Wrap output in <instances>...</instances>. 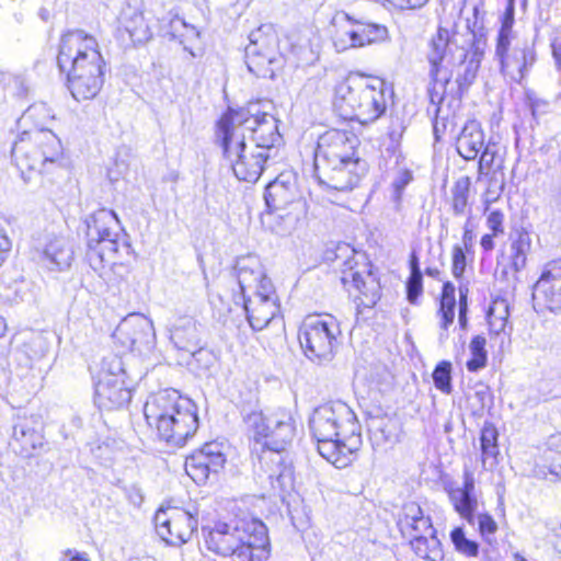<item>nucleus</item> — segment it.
Masks as SVG:
<instances>
[{
  "instance_id": "1",
  "label": "nucleus",
  "mask_w": 561,
  "mask_h": 561,
  "mask_svg": "<svg viewBox=\"0 0 561 561\" xmlns=\"http://www.w3.org/2000/svg\"><path fill=\"white\" fill-rule=\"evenodd\" d=\"M360 141L347 130L330 129L319 136L314 150V176L328 190L350 192L368 172L358 156Z\"/></svg>"
},
{
  "instance_id": "2",
  "label": "nucleus",
  "mask_w": 561,
  "mask_h": 561,
  "mask_svg": "<svg viewBox=\"0 0 561 561\" xmlns=\"http://www.w3.org/2000/svg\"><path fill=\"white\" fill-rule=\"evenodd\" d=\"M57 65L67 75L68 89L77 101L92 100L101 91L106 64L96 38L85 31L71 30L61 36Z\"/></svg>"
},
{
  "instance_id": "3",
  "label": "nucleus",
  "mask_w": 561,
  "mask_h": 561,
  "mask_svg": "<svg viewBox=\"0 0 561 561\" xmlns=\"http://www.w3.org/2000/svg\"><path fill=\"white\" fill-rule=\"evenodd\" d=\"M309 427L319 454L337 468L347 466L362 445L360 425L354 411L342 401L316 408Z\"/></svg>"
},
{
  "instance_id": "4",
  "label": "nucleus",
  "mask_w": 561,
  "mask_h": 561,
  "mask_svg": "<svg viewBox=\"0 0 561 561\" xmlns=\"http://www.w3.org/2000/svg\"><path fill=\"white\" fill-rule=\"evenodd\" d=\"M244 422L253 432L257 443L261 439L264 440L263 445L268 453L260 458V463L265 468L266 478L272 489L279 496H284L294 486L293 470L289 466L284 465L280 455L291 444L295 436L291 415L284 410L267 415L253 411L244 416Z\"/></svg>"
},
{
  "instance_id": "5",
  "label": "nucleus",
  "mask_w": 561,
  "mask_h": 561,
  "mask_svg": "<svg viewBox=\"0 0 561 561\" xmlns=\"http://www.w3.org/2000/svg\"><path fill=\"white\" fill-rule=\"evenodd\" d=\"M460 24H456L454 37H450L449 31L438 27L436 34L430 41V50L427 59L431 65L430 77L431 87L428 88L430 101L433 104L442 103L450 96L451 100L460 101L465 92L473 83L476 78L468 82H462L465 62L470 61V51L465 45L457 43Z\"/></svg>"
},
{
  "instance_id": "6",
  "label": "nucleus",
  "mask_w": 561,
  "mask_h": 561,
  "mask_svg": "<svg viewBox=\"0 0 561 561\" xmlns=\"http://www.w3.org/2000/svg\"><path fill=\"white\" fill-rule=\"evenodd\" d=\"M85 259L100 277L110 279V273L123 267L117 261L122 251L129 253L130 244L121 240V222L115 211L101 208L85 219Z\"/></svg>"
},
{
  "instance_id": "7",
  "label": "nucleus",
  "mask_w": 561,
  "mask_h": 561,
  "mask_svg": "<svg viewBox=\"0 0 561 561\" xmlns=\"http://www.w3.org/2000/svg\"><path fill=\"white\" fill-rule=\"evenodd\" d=\"M205 545L208 550L233 561H266L270 557L267 528L257 519L236 526L217 523L206 535Z\"/></svg>"
},
{
  "instance_id": "8",
  "label": "nucleus",
  "mask_w": 561,
  "mask_h": 561,
  "mask_svg": "<svg viewBox=\"0 0 561 561\" xmlns=\"http://www.w3.org/2000/svg\"><path fill=\"white\" fill-rule=\"evenodd\" d=\"M62 145L50 129L41 128L21 134L11 156L22 176L26 172L49 173L61 165Z\"/></svg>"
},
{
  "instance_id": "9",
  "label": "nucleus",
  "mask_w": 561,
  "mask_h": 561,
  "mask_svg": "<svg viewBox=\"0 0 561 561\" xmlns=\"http://www.w3.org/2000/svg\"><path fill=\"white\" fill-rule=\"evenodd\" d=\"M386 83L379 78L351 75L335 89L336 98L350 110L351 119L373 123L386 112Z\"/></svg>"
},
{
  "instance_id": "10",
  "label": "nucleus",
  "mask_w": 561,
  "mask_h": 561,
  "mask_svg": "<svg viewBox=\"0 0 561 561\" xmlns=\"http://www.w3.org/2000/svg\"><path fill=\"white\" fill-rule=\"evenodd\" d=\"M256 105H250L240 110L229 108L217 122L216 126L239 134L247 139V133L250 137V144L257 148L266 149L267 152L279 146L282 135L278 131V121L271 114L262 113L255 108Z\"/></svg>"
},
{
  "instance_id": "11",
  "label": "nucleus",
  "mask_w": 561,
  "mask_h": 561,
  "mask_svg": "<svg viewBox=\"0 0 561 561\" xmlns=\"http://www.w3.org/2000/svg\"><path fill=\"white\" fill-rule=\"evenodd\" d=\"M215 141L221 148L224 159L240 181L256 182L271 158L266 149L248 144L244 137L216 126Z\"/></svg>"
},
{
  "instance_id": "12",
  "label": "nucleus",
  "mask_w": 561,
  "mask_h": 561,
  "mask_svg": "<svg viewBox=\"0 0 561 561\" xmlns=\"http://www.w3.org/2000/svg\"><path fill=\"white\" fill-rule=\"evenodd\" d=\"M398 527L402 536L409 539L414 553L428 561H442L444 552L431 517L424 516L423 510L415 502L404 503L399 516Z\"/></svg>"
},
{
  "instance_id": "13",
  "label": "nucleus",
  "mask_w": 561,
  "mask_h": 561,
  "mask_svg": "<svg viewBox=\"0 0 561 561\" xmlns=\"http://www.w3.org/2000/svg\"><path fill=\"white\" fill-rule=\"evenodd\" d=\"M340 335V324L332 316H309L299 329L298 339L308 359L324 364L334 358Z\"/></svg>"
},
{
  "instance_id": "14",
  "label": "nucleus",
  "mask_w": 561,
  "mask_h": 561,
  "mask_svg": "<svg viewBox=\"0 0 561 561\" xmlns=\"http://www.w3.org/2000/svg\"><path fill=\"white\" fill-rule=\"evenodd\" d=\"M355 250L346 243L339 244L334 253V261L342 268V282L344 285L352 283L354 288L358 290V306L366 308L374 307L380 298L379 285L370 273L363 276L362 273L354 270Z\"/></svg>"
},
{
  "instance_id": "15",
  "label": "nucleus",
  "mask_w": 561,
  "mask_h": 561,
  "mask_svg": "<svg viewBox=\"0 0 561 561\" xmlns=\"http://www.w3.org/2000/svg\"><path fill=\"white\" fill-rule=\"evenodd\" d=\"M153 520L158 536L174 547L187 542L198 524L190 512L179 507L159 508Z\"/></svg>"
},
{
  "instance_id": "16",
  "label": "nucleus",
  "mask_w": 561,
  "mask_h": 561,
  "mask_svg": "<svg viewBox=\"0 0 561 561\" xmlns=\"http://www.w3.org/2000/svg\"><path fill=\"white\" fill-rule=\"evenodd\" d=\"M249 39L250 44L244 50L249 71L256 77L273 78L279 64L275 50V34H264L263 27H260L250 34Z\"/></svg>"
},
{
  "instance_id": "17",
  "label": "nucleus",
  "mask_w": 561,
  "mask_h": 561,
  "mask_svg": "<svg viewBox=\"0 0 561 561\" xmlns=\"http://www.w3.org/2000/svg\"><path fill=\"white\" fill-rule=\"evenodd\" d=\"M512 38H497L495 56L500 60L501 71L520 82L535 65L537 57L534 44L528 41L517 42L510 50Z\"/></svg>"
},
{
  "instance_id": "18",
  "label": "nucleus",
  "mask_w": 561,
  "mask_h": 561,
  "mask_svg": "<svg viewBox=\"0 0 561 561\" xmlns=\"http://www.w3.org/2000/svg\"><path fill=\"white\" fill-rule=\"evenodd\" d=\"M113 337L124 348L142 353L153 347L156 333L149 318L140 313H131L119 322Z\"/></svg>"
},
{
  "instance_id": "19",
  "label": "nucleus",
  "mask_w": 561,
  "mask_h": 561,
  "mask_svg": "<svg viewBox=\"0 0 561 561\" xmlns=\"http://www.w3.org/2000/svg\"><path fill=\"white\" fill-rule=\"evenodd\" d=\"M533 300L536 311L547 309L556 313L561 310V260L545 264L533 287Z\"/></svg>"
},
{
  "instance_id": "20",
  "label": "nucleus",
  "mask_w": 561,
  "mask_h": 561,
  "mask_svg": "<svg viewBox=\"0 0 561 561\" xmlns=\"http://www.w3.org/2000/svg\"><path fill=\"white\" fill-rule=\"evenodd\" d=\"M43 423L38 415L18 414L13 419L10 446L15 454L28 458L44 445Z\"/></svg>"
},
{
  "instance_id": "21",
  "label": "nucleus",
  "mask_w": 561,
  "mask_h": 561,
  "mask_svg": "<svg viewBox=\"0 0 561 561\" xmlns=\"http://www.w3.org/2000/svg\"><path fill=\"white\" fill-rule=\"evenodd\" d=\"M153 427L161 440L171 446L182 447L198 428V416L196 405L183 408L178 415L170 416L154 424Z\"/></svg>"
},
{
  "instance_id": "22",
  "label": "nucleus",
  "mask_w": 561,
  "mask_h": 561,
  "mask_svg": "<svg viewBox=\"0 0 561 561\" xmlns=\"http://www.w3.org/2000/svg\"><path fill=\"white\" fill-rule=\"evenodd\" d=\"M480 12L478 7H473L471 15L465 19L466 38L462 45L470 51V61L465 62L462 72V82H468L472 78H477L478 70L483 57L484 47L486 44L485 28L482 18L479 16Z\"/></svg>"
},
{
  "instance_id": "23",
  "label": "nucleus",
  "mask_w": 561,
  "mask_h": 561,
  "mask_svg": "<svg viewBox=\"0 0 561 561\" xmlns=\"http://www.w3.org/2000/svg\"><path fill=\"white\" fill-rule=\"evenodd\" d=\"M193 401L182 397L175 389H163L148 397L144 405V414L149 426L170 416L178 415L183 408L191 407Z\"/></svg>"
},
{
  "instance_id": "24",
  "label": "nucleus",
  "mask_w": 561,
  "mask_h": 561,
  "mask_svg": "<svg viewBox=\"0 0 561 561\" xmlns=\"http://www.w3.org/2000/svg\"><path fill=\"white\" fill-rule=\"evenodd\" d=\"M225 455L220 446L215 443H206L201 449L194 451L185 459V471L196 482L204 483L210 473H217L224 468Z\"/></svg>"
},
{
  "instance_id": "25",
  "label": "nucleus",
  "mask_w": 561,
  "mask_h": 561,
  "mask_svg": "<svg viewBox=\"0 0 561 561\" xmlns=\"http://www.w3.org/2000/svg\"><path fill=\"white\" fill-rule=\"evenodd\" d=\"M134 380L105 377L95 385V403L105 410L121 409L131 400Z\"/></svg>"
},
{
  "instance_id": "26",
  "label": "nucleus",
  "mask_w": 561,
  "mask_h": 561,
  "mask_svg": "<svg viewBox=\"0 0 561 561\" xmlns=\"http://www.w3.org/2000/svg\"><path fill=\"white\" fill-rule=\"evenodd\" d=\"M236 305H241L247 320L254 331L263 330L279 312L277 298L232 296Z\"/></svg>"
},
{
  "instance_id": "27",
  "label": "nucleus",
  "mask_w": 561,
  "mask_h": 561,
  "mask_svg": "<svg viewBox=\"0 0 561 561\" xmlns=\"http://www.w3.org/2000/svg\"><path fill=\"white\" fill-rule=\"evenodd\" d=\"M75 259L73 243L64 236H51L43 245L39 253V263L51 272L68 270Z\"/></svg>"
},
{
  "instance_id": "28",
  "label": "nucleus",
  "mask_w": 561,
  "mask_h": 561,
  "mask_svg": "<svg viewBox=\"0 0 561 561\" xmlns=\"http://www.w3.org/2000/svg\"><path fill=\"white\" fill-rule=\"evenodd\" d=\"M462 484L449 486L447 493L455 511L470 525L474 524V513L478 508V499L474 492V474L471 470L465 469Z\"/></svg>"
},
{
  "instance_id": "29",
  "label": "nucleus",
  "mask_w": 561,
  "mask_h": 561,
  "mask_svg": "<svg viewBox=\"0 0 561 561\" xmlns=\"http://www.w3.org/2000/svg\"><path fill=\"white\" fill-rule=\"evenodd\" d=\"M332 42L337 51L363 47L357 26L358 20L352 19L347 13L340 11L332 18Z\"/></svg>"
},
{
  "instance_id": "30",
  "label": "nucleus",
  "mask_w": 561,
  "mask_h": 561,
  "mask_svg": "<svg viewBox=\"0 0 561 561\" xmlns=\"http://www.w3.org/2000/svg\"><path fill=\"white\" fill-rule=\"evenodd\" d=\"M297 197V187L290 176L282 174L265 187L264 199L271 210L285 209Z\"/></svg>"
},
{
  "instance_id": "31",
  "label": "nucleus",
  "mask_w": 561,
  "mask_h": 561,
  "mask_svg": "<svg viewBox=\"0 0 561 561\" xmlns=\"http://www.w3.org/2000/svg\"><path fill=\"white\" fill-rule=\"evenodd\" d=\"M484 145V133L481 124L474 119L468 121L456 141L459 156L465 160H474Z\"/></svg>"
},
{
  "instance_id": "32",
  "label": "nucleus",
  "mask_w": 561,
  "mask_h": 561,
  "mask_svg": "<svg viewBox=\"0 0 561 561\" xmlns=\"http://www.w3.org/2000/svg\"><path fill=\"white\" fill-rule=\"evenodd\" d=\"M263 266L260 260L254 255L239 257L233 266L232 276L236 278L240 291L233 296L247 295V289L256 286L259 279L263 276Z\"/></svg>"
},
{
  "instance_id": "33",
  "label": "nucleus",
  "mask_w": 561,
  "mask_h": 561,
  "mask_svg": "<svg viewBox=\"0 0 561 561\" xmlns=\"http://www.w3.org/2000/svg\"><path fill=\"white\" fill-rule=\"evenodd\" d=\"M170 340L183 352H194L201 344L196 321L191 317L179 318L170 330Z\"/></svg>"
},
{
  "instance_id": "34",
  "label": "nucleus",
  "mask_w": 561,
  "mask_h": 561,
  "mask_svg": "<svg viewBox=\"0 0 561 561\" xmlns=\"http://www.w3.org/2000/svg\"><path fill=\"white\" fill-rule=\"evenodd\" d=\"M455 290L456 289L453 283L445 282L443 284L442 295L439 299V309L437 311L440 329L438 340L440 343H444L448 339V329L454 323L455 320Z\"/></svg>"
},
{
  "instance_id": "35",
  "label": "nucleus",
  "mask_w": 561,
  "mask_h": 561,
  "mask_svg": "<svg viewBox=\"0 0 561 561\" xmlns=\"http://www.w3.org/2000/svg\"><path fill=\"white\" fill-rule=\"evenodd\" d=\"M121 24L135 44L146 43L151 37L142 13L129 5L121 13Z\"/></svg>"
},
{
  "instance_id": "36",
  "label": "nucleus",
  "mask_w": 561,
  "mask_h": 561,
  "mask_svg": "<svg viewBox=\"0 0 561 561\" xmlns=\"http://www.w3.org/2000/svg\"><path fill=\"white\" fill-rule=\"evenodd\" d=\"M508 317L510 307L507 300L504 298L494 299L486 313L490 333L495 335L506 334Z\"/></svg>"
},
{
  "instance_id": "37",
  "label": "nucleus",
  "mask_w": 561,
  "mask_h": 561,
  "mask_svg": "<svg viewBox=\"0 0 561 561\" xmlns=\"http://www.w3.org/2000/svg\"><path fill=\"white\" fill-rule=\"evenodd\" d=\"M471 181L469 176H461L456 181L451 188V207L454 215L460 216L471 214L468 205Z\"/></svg>"
},
{
  "instance_id": "38",
  "label": "nucleus",
  "mask_w": 561,
  "mask_h": 561,
  "mask_svg": "<svg viewBox=\"0 0 561 561\" xmlns=\"http://www.w3.org/2000/svg\"><path fill=\"white\" fill-rule=\"evenodd\" d=\"M529 250V234L527 232H519L518 237L511 244V265L515 272L525 268Z\"/></svg>"
},
{
  "instance_id": "39",
  "label": "nucleus",
  "mask_w": 561,
  "mask_h": 561,
  "mask_svg": "<svg viewBox=\"0 0 561 561\" xmlns=\"http://www.w3.org/2000/svg\"><path fill=\"white\" fill-rule=\"evenodd\" d=\"M543 460L550 473L561 474V433L553 434L548 438Z\"/></svg>"
},
{
  "instance_id": "40",
  "label": "nucleus",
  "mask_w": 561,
  "mask_h": 561,
  "mask_svg": "<svg viewBox=\"0 0 561 561\" xmlns=\"http://www.w3.org/2000/svg\"><path fill=\"white\" fill-rule=\"evenodd\" d=\"M359 37L363 42V47L366 45L383 43L389 38L388 28L378 23L358 21Z\"/></svg>"
},
{
  "instance_id": "41",
  "label": "nucleus",
  "mask_w": 561,
  "mask_h": 561,
  "mask_svg": "<svg viewBox=\"0 0 561 561\" xmlns=\"http://www.w3.org/2000/svg\"><path fill=\"white\" fill-rule=\"evenodd\" d=\"M497 437L496 427L492 423H484L480 435L483 463H485L486 459L496 458L499 455Z\"/></svg>"
},
{
  "instance_id": "42",
  "label": "nucleus",
  "mask_w": 561,
  "mask_h": 561,
  "mask_svg": "<svg viewBox=\"0 0 561 561\" xmlns=\"http://www.w3.org/2000/svg\"><path fill=\"white\" fill-rule=\"evenodd\" d=\"M486 340L481 335H476L472 337L469 350L471 353V358L467 362V369L471 373H476L486 365L488 354L485 351Z\"/></svg>"
},
{
  "instance_id": "43",
  "label": "nucleus",
  "mask_w": 561,
  "mask_h": 561,
  "mask_svg": "<svg viewBox=\"0 0 561 561\" xmlns=\"http://www.w3.org/2000/svg\"><path fill=\"white\" fill-rule=\"evenodd\" d=\"M105 377L134 380L127 373L123 358L117 355H108L102 359L99 379H104Z\"/></svg>"
},
{
  "instance_id": "44",
  "label": "nucleus",
  "mask_w": 561,
  "mask_h": 561,
  "mask_svg": "<svg viewBox=\"0 0 561 561\" xmlns=\"http://www.w3.org/2000/svg\"><path fill=\"white\" fill-rule=\"evenodd\" d=\"M450 540L457 552L472 558L477 557L479 553V543L474 540L467 538L463 529L461 527H456L450 533Z\"/></svg>"
},
{
  "instance_id": "45",
  "label": "nucleus",
  "mask_w": 561,
  "mask_h": 561,
  "mask_svg": "<svg viewBox=\"0 0 561 561\" xmlns=\"http://www.w3.org/2000/svg\"><path fill=\"white\" fill-rule=\"evenodd\" d=\"M451 369L450 362L442 360L436 365L432 374L434 386L445 394H449L453 391Z\"/></svg>"
},
{
  "instance_id": "46",
  "label": "nucleus",
  "mask_w": 561,
  "mask_h": 561,
  "mask_svg": "<svg viewBox=\"0 0 561 561\" xmlns=\"http://www.w3.org/2000/svg\"><path fill=\"white\" fill-rule=\"evenodd\" d=\"M515 22V0H507L504 12L501 15V28L497 38L513 37Z\"/></svg>"
},
{
  "instance_id": "47",
  "label": "nucleus",
  "mask_w": 561,
  "mask_h": 561,
  "mask_svg": "<svg viewBox=\"0 0 561 561\" xmlns=\"http://www.w3.org/2000/svg\"><path fill=\"white\" fill-rule=\"evenodd\" d=\"M413 180V174L409 169H400L392 181L393 195L396 203H400L405 186Z\"/></svg>"
},
{
  "instance_id": "48",
  "label": "nucleus",
  "mask_w": 561,
  "mask_h": 561,
  "mask_svg": "<svg viewBox=\"0 0 561 561\" xmlns=\"http://www.w3.org/2000/svg\"><path fill=\"white\" fill-rule=\"evenodd\" d=\"M192 357V363H195L197 367H199L203 370H208L215 363V356L213 353L206 348H204L201 344L194 352L188 353Z\"/></svg>"
},
{
  "instance_id": "49",
  "label": "nucleus",
  "mask_w": 561,
  "mask_h": 561,
  "mask_svg": "<svg viewBox=\"0 0 561 561\" xmlns=\"http://www.w3.org/2000/svg\"><path fill=\"white\" fill-rule=\"evenodd\" d=\"M478 527L480 535L488 541L490 536H493L497 530V524L494 518L488 513H481L477 516Z\"/></svg>"
},
{
  "instance_id": "50",
  "label": "nucleus",
  "mask_w": 561,
  "mask_h": 561,
  "mask_svg": "<svg viewBox=\"0 0 561 561\" xmlns=\"http://www.w3.org/2000/svg\"><path fill=\"white\" fill-rule=\"evenodd\" d=\"M407 298L409 302L415 305L419 297L423 293V277L422 275H410L407 280Z\"/></svg>"
},
{
  "instance_id": "51",
  "label": "nucleus",
  "mask_w": 561,
  "mask_h": 561,
  "mask_svg": "<svg viewBox=\"0 0 561 561\" xmlns=\"http://www.w3.org/2000/svg\"><path fill=\"white\" fill-rule=\"evenodd\" d=\"M494 147L495 145L486 144L480 151L481 156L478 163L479 175L484 174L485 171H488L494 163L496 157V150Z\"/></svg>"
},
{
  "instance_id": "52",
  "label": "nucleus",
  "mask_w": 561,
  "mask_h": 561,
  "mask_svg": "<svg viewBox=\"0 0 561 561\" xmlns=\"http://www.w3.org/2000/svg\"><path fill=\"white\" fill-rule=\"evenodd\" d=\"M527 105L531 112V116L538 123L539 116L546 114L549 110V102L536 96L535 94H527Z\"/></svg>"
},
{
  "instance_id": "53",
  "label": "nucleus",
  "mask_w": 561,
  "mask_h": 561,
  "mask_svg": "<svg viewBox=\"0 0 561 561\" xmlns=\"http://www.w3.org/2000/svg\"><path fill=\"white\" fill-rule=\"evenodd\" d=\"M466 270V255L461 245L453 247V266L451 272L455 278H460Z\"/></svg>"
},
{
  "instance_id": "54",
  "label": "nucleus",
  "mask_w": 561,
  "mask_h": 561,
  "mask_svg": "<svg viewBox=\"0 0 561 561\" xmlns=\"http://www.w3.org/2000/svg\"><path fill=\"white\" fill-rule=\"evenodd\" d=\"M253 289L255 291L252 297L277 298L271 279L264 273L256 283V286H253Z\"/></svg>"
},
{
  "instance_id": "55",
  "label": "nucleus",
  "mask_w": 561,
  "mask_h": 561,
  "mask_svg": "<svg viewBox=\"0 0 561 561\" xmlns=\"http://www.w3.org/2000/svg\"><path fill=\"white\" fill-rule=\"evenodd\" d=\"M504 214L501 210H492L486 218V226L492 231L493 236L504 233Z\"/></svg>"
},
{
  "instance_id": "56",
  "label": "nucleus",
  "mask_w": 561,
  "mask_h": 561,
  "mask_svg": "<svg viewBox=\"0 0 561 561\" xmlns=\"http://www.w3.org/2000/svg\"><path fill=\"white\" fill-rule=\"evenodd\" d=\"M503 190H504V181L502 180L499 183L495 175L492 176L490 180V183H489V187L485 192V202L489 204V203L496 201L499 198V196L501 195V193L503 192Z\"/></svg>"
},
{
  "instance_id": "57",
  "label": "nucleus",
  "mask_w": 561,
  "mask_h": 561,
  "mask_svg": "<svg viewBox=\"0 0 561 561\" xmlns=\"http://www.w3.org/2000/svg\"><path fill=\"white\" fill-rule=\"evenodd\" d=\"M11 249V241L7 237L4 230L0 227V266L5 260V254Z\"/></svg>"
},
{
  "instance_id": "58",
  "label": "nucleus",
  "mask_w": 561,
  "mask_h": 561,
  "mask_svg": "<svg viewBox=\"0 0 561 561\" xmlns=\"http://www.w3.org/2000/svg\"><path fill=\"white\" fill-rule=\"evenodd\" d=\"M60 561H89L85 553H80L76 550L68 549L65 551Z\"/></svg>"
},
{
  "instance_id": "59",
  "label": "nucleus",
  "mask_w": 561,
  "mask_h": 561,
  "mask_svg": "<svg viewBox=\"0 0 561 561\" xmlns=\"http://www.w3.org/2000/svg\"><path fill=\"white\" fill-rule=\"evenodd\" d=\"M494 237L495 236H493V233L482 236L480 244H481V248L483 249V251L490 252L494 249V245H495L494 241H493Z\"/></svg>"
},
{
  "instance_id": "60",
  "label": "nucleus",
  "mask_w": 561,
  "mask_h": 561,
  "mask_svg": "<svg viewBox=\"0 0 561 561\" xmlns=\"http://www.w3.org/2000/svg\"><path fill=\"white\" fill-rule=\"evenodd\" d=\"M410 275H422L419 264V257L415 252L411 253L410 256Z\"/></svg>"
},
{
  "instance_id": "61",
  "label": "nucleus",
  "mask_w": 561,
  "mask_h": 561,
  "mask_svg": "<svg viewBox=\"0 0 561 561\" xmlns=\"http://www.w3.org/2000/svg\"><path fill=\"white\" fill-rule=\"evenodd\" d=\"M473 238H474V234H473V231H463V234H462V244H463V248L467 250V251H470L473 247Z\"/></svg>"
},
{
  "instance_id": "62",
  "label": "nucleus",
  "mask_w": 561,
  "mask_h": 561,
  "mask_svg": "<svg viewBox=\"0 0 561 561\" xmlns=\"http://www.w3.org/2000/svg\"><path fill=\"white\" fill-rule=\"evenodd\" d=\"M460 300H459V314H467L468 305H467V289H459Z\"/></svg>"
},
{
  "instance_id": "63",
  "label": "nucleus",
  "mask_w": 561,
  "mask_h": 561,
  "mask_svg": "<svg viewBox=\"0 0 561 561\" xmlns=\"http://www.w3.org/2000/svg\"><path fill=\"white\" fill-rule=\"evenodd\" d=\"M553 57L559 67H561V38L552 45Z\"/></svg>"
},
{
  "instance_id": "64",
  "label": "nucleus",
  "mask_w": 561,
  "mask_h": 561,
  "mask_svg": "<svg viewBox=\"0 0 561 561\" xmlns=\"http://www.w3.org/2000/svg\"><path fill=\"white\" fill-rule=\"evenodd\" d=\"M425 274L433 278H438L440 271L437 267H426Z\"/></svg>"
}]
</instances>
